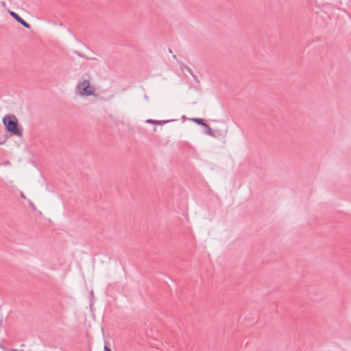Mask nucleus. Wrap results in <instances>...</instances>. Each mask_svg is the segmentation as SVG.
Instances as JSON below:
<instances>
[{
	"mask_svg": "<svg viewBox=\"0 0 351 351\" xmlns=\"http://www.w3.org/2000/svg\"><path fill=\"white\" fill-rule=\"evenodd\" d=\"M3 124L8 132L13 134L22 136L23 132L18 127V121L14 115H7L3 119Z\"/></svg>",
	"mask_w": 351,
	"mask_h": 351,
	"instance_id": "obj_1",
	"label": "nucleus"
},
{
	"mask_svg": "<svg viewBox=\"0 0 351 351\" xmlns=\"http://www.w3.org/2000/svg\"><path fill=\"white\" fill-rule=\"evenodd\" d=\"M77 88L80 93L84 95H94V88L90 86V82L88 80H84L83 82L79 83Z\"/></svg>",
	"mask_w": 351,
	"mask_h": 351,
	"instance_id": "obj_2",
	"label": "nucleus"
},
{
	"mask_svg": "<svg viewBox=\"0 0 351 351\" xmlns=\"http://www.w3.org/2000/svg\"><path fill=\"white\" fill-rule=\"evenodd\" d=\"M10 15L14 17L16 21H18L20 24H21L23 26H24L26 28L29 29L30 25L27 23L26 21H25L21 17H20L16 13L14 12L10 11Z\"/></svg>",
	"mask_w": 351,
	"mask_h": 351,
	"instance_id": "obj_3",
	"label": "nucleus"
},
{
	"mask_svg": "<svg viewBox=\"0 0 351 351\" xmlns=\"http://www.w3.org/2000/svg\"><path fill=\"white\" fill-rule=\"evenodd\" d=\"M192 121L193 122L197 123L198 125H202L204 127V125H206V123L202 119L195 118V119H193Z\"/></svg>",
	"mask_w": 351,
	"mask_h": 351,
	"instance_id": "obj_4",
	"label": "nucleus"
},
{
	"mask_svg": "<svg viewBox=\"0 0 351 351\" xmlns=\"http://www.w3.org/2000/svg\"><path fill=\"white\" fill-rule=\"evenodd\" d=\"M147 122L148 123H157V124H162V123H167V121H154V120H147Z\"/></svg>",
	"mask_w": 351,
	"mask_h": 351,
	"instance_id": "obj_5",
	"label": "nucleus"
},
{
	"mask_svg": "<svg viewBox=\"0 0 351 351\" xmlns=\"http://www.w3.org/2000/svg\"><path fill=\"white\" fill-rule=\"evenodd\" d=\"M204 127L206 128V133L211 135L212 134V129L210 128V126L206 123V125H204Z\"/></svg>",
	"mask_w": 351,
	"mask_h": 351,
	"instance_id": "obj_6",
	"label": "nucleus"
},
{
	"mask_svg": "<svg viewBox=\"0 0 351 351\" xmlns=\"http://www.w3.org/2000/svg\"><path fill=\"white\" fill-rule=\"evenodd\" d=\"M104 351H111V350L108 347L105 346L104 347Z\"/></svg>",
	"mask_w": 351,
	"mask_h": 351,
	"instance_id": "obj_7",
	"label": "nucleus"
},
{
	"mask_svg": "<svg viewBox=\"0 0 351 351\" xmlns=\"http://www.w3.org/2000/svg\"><path fill=\"white\" fill-rule=\"evenodd\" d=\"M21 196L22 197L25 198V196H24V195H23V193H21Z\"/></svg>",
	"mask_w": 351,
	"mask_h": 351,
	"instance_id": "obj_8",
	"label": "nucleus"
}]
</instances>
